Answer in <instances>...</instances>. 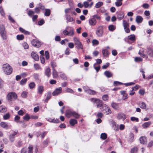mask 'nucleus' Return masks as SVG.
Masks as SVG:
<instances>
[{
  "label": "nucleus",
  "instance_id": "nucleus-53",
  "mask_svg": "<svg viewBox=\"0 0 153 153\" xmlns=\"http://www.w3.org/2000/svg\"><path fill=\"white\" fill-rule=\"evenodd\" d=\"M27 79L26 78L22 79L20 82V84L22 85H25Z\"/></svg>",
  "mask_w": 153,
  "mask_h": 153
},
{
  "label": "nucleus",
  "instance_id": "nucleus-12",
  "mask_svg": "<svg viewBox=\"0 0 153 153\" xmlns=\"http://www.w3.org/2000/svg\"><path fill=\"white\" fill-rule=\"evenodd\" d=\"M65 18L67 20V23L68 22H74V19L72 17H71L70 16L66 14L65 15Z\"/></svg>",
  "mask_w": 153,
  "mask_h": 153
},
{
  "label": "nucleus",
  "instance_id": "nucleus-29",
  "mask_svg": "<svg viewBox=\"0 0 153 153\" xmlns=\"http://www.w3.org/2000/svg\"><path fill=\"white\" fill-rule=\"evenodd\" d=\"M51 93L50 92H48V93L47 97L45 100V102H48V100L51 98Z\"/></svg>",
  "mask_w": 153,
  "mask_h": 153
},
{
  "label": "nucleus",
  "instance_id": "nucleus-51",
  "mask_svg": "<svg viewBox=\"0 0 153 153\" xmlns=\"http://www.w3.org/2000/svg\"><path fill=\"white\" fill-rule=\"evenodd\" d=\"M12 132L11 133L10 135H11L12 136H13L15 137L16 136L17 134L18 133V131H12Z\"/></svg>",
  "mask_w": 153,
  "mask_h": 153
},
{
  "label": "nucleus",
  "instance_id": "nucleus-46",
  "mask_svg": "<svg viewBox=\"0 0 153 153\" xmlns=\"http://www.w3.org/2000/svg\"><path fill=\"white\" fill-rule=\"evenodd\" d=\"M107 137V134L105 133H102L100 135V138L103 140L105 139Z\"/></svg>",
  "mask_w": 153,
  "mask_h": 153
},
{
  "label": "nucleus",
  "instance_id": "nucleus-39",
  "mask_svg": "<svg viewBox=\"0 0 153 153\" xmlns=\"http://www.w3.org/2000/svg\"><path fill=\"white\" fill-rule=\"evenodd\" d=\"M72 116L76 119H78L80 115L75 111H73Z\"/></svg>",
  "mask_w": 153,
  "mask_h": 153
},
{
  "label": "nucleus",
  "instance_id": "nucleus-13",
  "mask_svg": "<svg viewBox=\"0 0 153 153\" xmlns=\"http://www.w3.org/2000/svg\"><path fill=\"white\" fill-rule=\"evenodd\" d=\"M0 125L1 127L6 129H8L10 127L7 123L5 122H1L0 123Z\"/></svg>",
  "mask_w": 153,
  "mask_h": 153
},
{
  "label": "nucleus",
  "instance_id": "nucleus-18",
  "mask_svg": "<svg viewBox=\"0 0 153 153\" xmlns=\"http://www.w3.org/2000/svg\"><path fill=\"white\" fill-rule=\"evenodd\" d=\"M143 20V18L140 16H138L136 17V21L137 23H141L142 22Z\"/></svg>",
  "mask_w": 153,
  "mask_h": 153
},
{
  "label": "nucleus",
  "instance_id": "nucleus-2",
  "mask_svg": "<svg viewBox=\"0 0 153 153\" xmlns=\"http://www.w3.org/2000/svg\"><path fill=\"white\" fill-rule=\"evenodd\" d=\"M17 97V94L15 92H13L9 93L7 96V99L9 101H11L16 99Z\"/></svg>",
  "mask_w": 153,
  "mask_h": 153
},
{
  "label": "nucleus",
  "instance_id": "nucleus-5",
  "mask_svg": "<svg viewBox=\"0 0 153 153\" xmlns=\"http://www.w3.org/2000/svg\"><path fill=\"white\" fill-rule=\"evenodd\" d=\"M74 40L75 45H76V47L78 49H83V46L81 42H80L79 39L76 37H74Z\"/></svg>",
  "mask_w": 153,
  "mask_h": 153
},
{
  "label": "nucleus",
  "instance_id": "nucleus-48",
  "mask_svg": "<svg viewBox=\"0 0 153 153\" xmlns=\"http://www.w3.org/2000/svg\"><path fill=\"white\" fill-rule=\"evenodd\" d=\"M111 124L112 126L114 128H117L118 126V125H117L116 123L113 120L111 121Z\"/></svg>",
  "mask_w": 153,
  "mask_h": 153
},
{
  "label": "nucleus",
  "instance_id": "nucleus-26",
  "mask_svg": "<svg viewBox=\"0 0 153 153\" xmlns=\"http://www.w3.org/2000/svg\"><path fill=\"white\" fill-rule=\"evenodd\" d=\"M44 91V88L42 86H40L38 88V92L40 94L43 93Z\"/></svg>",
  "mask_w": 153,
  "mask_h": 153
},
{
  "label": "nucleus",
  "instance_id": "nucleus-23",
  "mask_svg": "<svg viewBox=\"0 0 153 153\" xmlns=\"http://www.w3.org/2000/svg\"><path fill=\"white\" fill-rule=\"evenodd\" d=\"M51 70L49 68H47L45 71V74L48 77H49L51 75Z\"/></svg>",
  "mask_w": 153,
  "mask_h": 153
},
{
  "label": "nucleus",
  "instance_id": "nucleus-25",
  "mask_svg": "<svg viewBox=\"0 0 153 153\" xmlns=\"http://www.w3.org/2000/svg\"><path fill=\"white\" fill-rule=\"evenodd\" d=\"M52 73L53 78H56L58 77V73L55 68L53 69Z\"/></svg>",
  "mask_w": 153,
  "mask_h": 153
},
{
  "label": "nucleus",
  "instance_id": "nucleus-30",
  "mask_svg": "<svg viewBox=\"0 0 153 153\" xmlns=\"http://www.w3.org/2000/svg\"><path fill=\"white\" fill-rule=\"evenodd\" d=\"M108 30L111 31H113L116 29V26L113 25H110L108 27Z\"/></svg>",
  "mask_w": 153,
  "mask_h": 153
},
{
  "label": "nucleus",
  "instance_id": "nucleus-6",
  "mask_svg": "<svg viewBox=\"0 0 153 153\" xmlns=\"http://www.w3.org/2000/svg\"><path fill=\"white\" fill-rule=\"evenodd\" d=\"M103 29L102 27L100 26L98 27L96 31V34L97 36L102 37L103 35Z\"/></svg>",
  "mask_w": 153,
  "mask_h": 153
},
{
  "label": "nucleus",
  "instance_id": "nucleus-42",
  "mask_svg": "<svg viewBox=\"0 0 153 153\" xmlns=\"http://www.w3.org/2000/svg\"><path fill=\"white\" fill-rule=\"evenodd\" d=\"M34 68L36 70L41 69V68L40 66L38 64H35L34 65Z\"/></svg>",
  "mask_w": 153,
  "mask_h": 153
},
{
  "label": "nucleus",
  "instance_id": "nucleus-44",
  "mask_svg": "<svg viewBox=\"0 0 153 153\" xmlns=\"http://www.w3.org/2000/svg\"><path fill=\"white\" fill-rule=\"evenodd\" d=\"M60 76L61 78L64 80H66L67 79V77L66 76L64 73L61 74Z\"/></svg>",
  "mask_w": 153,
  "mask_h": 153
},
{
  "label": "nucleus",
  "instance_id": "nucleus-14",
  "mask_svg": "<svg viewBox=\"0 0 153 153\" xmlns=\"http://www.w3.org/2000/svg\"><path fill=\"white\" fill-rule=\"evenodd\" d=\"M73 111L70 110H67L65 113V116L68 118H70L72 116Z\"/></svg>",
  "mask_w": 153,
  "mask_h": 153
},
{
  "label": "nucleus",
  "instance_id": "nucleus-50",
  "mask_svg": "<svg viewBox=\"0 0 153 153\" xmlns=\"http://www.w3.org/2000/svg\"><path fill=\"white\" fill-rule=\"evenodd\" d=\"M137 148L134 147L131 149V153H137Z\"/></svg>",
  "mask_w": 153,
  "mask_h": 153
},
{
  "label": "nucleus",
  "instance_id": "nucleus-31",
  "mask_svg": "<svg viewBox=\"0 0 153 153\" xmlns=\"http://www.w3.org/2000/svg\"><path fill=\"white\" fill-rule=\"evenodd\" d=\"M45 12L44 14L45 16H49L51 13V10L49 9H45Z\"/></svg>",
  "mask_w": 153,
  "mask_h": 153
},
{
  "label": "nucleus",
  "instance_id": "nucleus-24",
  "mask_svg": "<svg viewBox=\"0 0 153 153\" xmlns=\"http://www.w3.org/2000/svg\"><path fill=\"white\" fill-rule=\"evenodd\" d=\"M105 75L107 77L109 78L111 77L113 75V74L108 71H106L104 73Z\"/></svg>",
  "mask_w": 153,
  "mask_h": 153
},
{
  "label": "nucleus",
  "instance_id": "nucleus-16",
  "mask_svg": "<svg viewBox=\"0 0 153 153\" xmlns=\"http://www.w3.org/2000/svg\"><path fill=\"white\" fill-rule=\"evenodd\" d=\"M147 54L150 57L153 56V50L151 48H148L147 50Z\"/></svg>",
  "mask_w": 153,
  "mask_h": 153
},
{
  "label": "nucleus",
  "instance_id": "nucleus-21",
  "mask_svg": "<svg viewBox=\"0 0 153 153\" xmlns=\"http://www.w3.org/2000/svg\"><path fill=\"white\" fill-rule=\"evenodd\" d=\"M69 123L71 125L74 126L75 124H76L77 123V121L76 119H72L70 120Z\"/></svg>",
  "mask_w": 153,
  "mask_h": 153
},
{
  "label": "nucleus",
  "instance_id": "nucleus-10",
  "mask_svg": "<svg viewBox=\"0 0 153 153\" xmlns=\"http://www.w3.org/2000/svg\"><path fill=\"white\" fill-rule=\"evenodd\" d=\"M126 115L123 113H120L118 114L117 117L118 120H124L126 118Z\"/></svg>",
  "mask_w": 153,
  "mask_h": 153
},
{
  "label": "nucleus",
  "instance_id": "nucleus-59",
  "mask_svg": "<svg viewBox=\"0 0 153 153\" xmlns=\"http://www.w3.org/2000/svg\"><path fill=\"white\" fill-rule=\"evenodd\" d=\"M142 59L140 57H136L134 58V61L136 62H139L142 61Z\"/></svg>",
  "mask_w": 153,
  "mask_h": 153
},
{
  "label": "nucleus",
  "instance_id": "nucleus-41",
  "mask_svg": "<svg viewBox=\"0 0 153 153\" xmlns=\"http://www.w3.org/2000/svg\"><path fill=\"white\" fill-rule=\"evenodd\" d=\"M123 25L124 27H129V24L128 22L125 20H123Z\"/></svg>",
  "mask_w": 153,
  "mask_h": 153
},
{
  "label": "nucleus",
  "instance_id": "nucleus-47",
  "mask_svg": "<svg viewBox=\"0 0 153 153\" xmlns=\"http://www.w3.org/2000/svg\"><path fill=\"white\" fill-rule=\"evenodd\" d=\"M10 117V115L9 113H7L5 115L3 116L4 119V120H7Z\"/></svg>",
  "mask_w": 153,
  "mask_h": 153
},
{
  "label": "nucleus",
  "instance_id": "nucleus-55",
  "mask_svg": "<svg viewBox=\"0 0 153 153\" xmlns=\"http://www.w3.org/2000/svg\"><path fill=\"white\" fill-rule=\"evenodd\" d=\"M1 36L3 39H6L7 38V35L5 32L1 33Z\"/></svg>",
  "mask_w": 153,
  "mask_h": 153
},
{
  "label": "nucleus",
  "instance_id": "nucleus-20",
  "mask_svg": "<svg viewBox=\"0 0 153 153\" xmlns=\"http://www.w3.org/2000/svg\"><path fill=\"white\" fill-rule=\"evenodd\" d=\"M48 120L50 122L56 123H58L59 122V120L57 119H53L49 118Z\"/></svg>",
  "mask_w": 153,
  "mask_h": 153
},
{
  "label": "nucleus",
  "instance_id": "nucleus-64",
  "mask_svg": "<svg viewBox=\"0 0 153 153\" xmlns=\"http://www.w3.org/2000/svg\"><path fill=\"white\" fill-rule=\"evenodd\" d=\"M20 118V117L18 115L16 116L14 118L15 121L16 123L19 122Z\"/></svg>",
  "mask_w": 153,
  "mask_h": 153
},
{
  "label": "nucleus",
  "instance_id": "nucleus-22",
  "mask_svg": "<svg viewBox=\"0 0 153 153\" xmlns=\"http://www.w3.org/2000/svg\"><path fill=\"white\" fill-rule=\"evenodd\" d=\"M140 143L142 144H145L146 143V139L145 137H140Z\"/></svg>",
  "mask_w": 153,
  "mask_h": 153
},
{
  "label": "nucleus",
  "instance_id": "nucleus-49",
  "mask_svg": "<svg viewBox=\"0 0 153 153\" xmlns=\"http://www.w3.org/2000/svg\"><path fill=\"white\" fill-rule=\"evenodd\" d=\"M17 39L19 40H22L24 38V36L23 35H17L16 36Z\"/></svg>",
  "mask_w": 153,
  "mask_h": 153
},
{
  "label": "nucleus",
  "instance_id": "nucleus-27",
  "mask_svg": "<svg viewBox=\"0 0 153 153\" xmlns=\"http://www.w3.org/2000/svg\"><path fill=\"white\" fill-rule=\"evenodd\" d=\"M19 30L20 32H21L22 33H23L25 34L28 35L30 33L29 32L25 30V29L22 27L19 28Z\"/></svg>",
  "mask_w": 153,
  "mask_h": 153
},
{
  "label": "nucleus",
  "instance_id": "nucleus-8",
  "mask_svg": "<svg viewBox=\"0 0 153 153\" xmlns=\"http://www.w3.org/2000/svg\"><path fill=\"white\" fill-rule=\"evenodd\" d=\"M62 88L61 87H59L55 89L52 93V95L53 96L58 95L60 94L62 92Z\"/></svg>",
  "mask_w": 153,
  "mask_h": 153
},
{
  "label": "nucleus",
  "instance_id": "nucleus-54",
  "mask_svg": "<svg viewBox=\"0 0 153 153\" xmlns=\"http://www.w3.org/2000/svg\"><path fill=\"white\" fill-rule=\"evenodd\" d=\"M5 28L3 25H0V31L1 33L5 32Z\"/></svg>",
  "mask_w": 153,
  "mask_h": 153
},
{
  "label": "nucleus",
  "instance_id": "nucleus-1",
  "mask_svg": "<svg viewBox=\"0 0 153 153\" xmlns=\"http://www.w3.org/2000/svg\"><path fill=\"white\" fill-rule=\"evenodd\" d=\"M2 69L4 74L7 75L11 74L13 71V68L8 64L3 65Z\"/></svg>",
  "mask_w": 153,
  "mask_h": 153
},
{
  "label": "nucleus",
  "instance_id": "nucleus-3",
  "mask_svg": "<svg viewBox=\"0 0 153 153\" xmlns=\"http://www.w3.org/2000/svg\"><path fill=\"white\" fill-rule=\"evenodd\" d=\"M90 100L94 104H96L97 108H100L104 104L102 100L98 99L92 98L90 99Z\"/></svg>",
  "mask_w": 153,
  "mask_h": 153
},
{
  "label": "nucleus",
  "instance_id": "nucleus-52",
  "mask_svg": "<svg viewBox=\"0 0 153 153\" xmlns=\"http://www.w3.org/2000/svg\"><path fill=\"white\" fill-rule=\"evenodd\" d=\"M40 9L39 7L37 5V7L34 9L35 13H39L40 12Z\"/></svg>",
  "mask_w": 153,
  "mask_h": 153
},
{
  "label": "nucleus",
  "instance_id": "nucleus-28",
  "mask_svg": "<svg viewBox=\"0 0 153 153\" xmlns=\"http://www.w3.org/2000/svg\"><path fill=\"white\" fill-rule=\"evenodd\" d=\"M7 111V108L4 106L0 107V112L1 113H4Z\"/></svg>",
  "mask_w": 153,
  "mask_h": 153
},
{
  "label": "nucleus",
  "instance_id": "nucleus-17",
  "mask_svg": "<svg viewBox=\"0 0 153 153\" xmlns=\"http://www.w3.org/2000/svg\"><path fill=\"white\" fill-rule=\"evenodd\" d=\"M151 124V123L150 122H145L142 125V127L143 128H146L149 127Z\"/></svg>",
  "mask_w": 153,
  "mask_h": 153
},
{
  "label": "nucleus",
  "instance_id": "nucleus-15",
  "mask_svg": "<svg viewBox=\"0 0 153 153\" xmlns=\"http://www.w3.org/2000/svg\"><path fill=\"white\" fill-rule=\"evenodd\" d=\"M32 57L36 61L39 60V58L38 55L34 52H32L31 53Z\"/></svg>",
  "mask_w": 153,
  "mask_h": 153
},
{
  "label": "nucleus",
  "instance_id": "nucleus-45",
  "mask_svg": "<svg viewBox=\"0 0 153 153\" xmlns=\"http://www.w3.org/2000/svg\"><path fill=\"white\" fill-rule=\"evenodd\" d=\"M129 139H128V141L130 142H132L133 140V139L134 137V134L132 133H131L129 134Z\"/></svg>",
  "mask_w": 153,
  "mask_h": 153
},
{
  "label": "nucleus",
  "instance_id": "nucleus-56",
  "mask_svg": "<svg viewBox=\"0 0 153 153\" xmlns=\"http://www.w3.org/2000/svg\"><path fill=\"white\" fill-rule=\"evenodd\" d=\"M92 43L93 45H98L99 43L98 41L97 40L94 39L92 40Z\"/></svg>",
  "mask_w": 153,
  "mask_h": 153
},
{
  "label": "nucleus",
  "instance_id": "nucleus-62",
  "mask_svg": "<svg viewBox=\"0 0 153 153\" xmlns=\"http://www.w3.org/2000/svg\"><path fill=\"white\" fill-rule=\"evenodd\" d=\"M65 91L67 92H69L72 94H74V91L72 90V89L70 88H67L66 90Z\"/></svg>",
  "mask_w": 153,
  "mask_h": 153
},
{
  "label": "nucleus",
  "instance_id": "nucleus-61",
  "mask_svg": "<svg viewBox=\"0 0 153 153\" xmlns=\"http://www.w3.org/2000/svg\"><path fill=\"white\" fill-rule=\"evenodd\" d=\"M115 4L117 7H119L121 6L122 4V2L119 1H117L115 2Z\"/></svg>",
  "mask_w": 153,
  "mask_h": 153
},
{
  "label": "nucleus",
  "instance_id": "nucleus-35",
  "mask_svg": "<svg viewBox=\"0 0 153 153\" xmlns=\"http://www.w3.org/2000/svg\"><path fill=\"white\" fill-rule=\"evenodd\" d=\"M103 3L102 1H99L97 3L95 4V7L97 8L100 7L101 6L103 5Z\"/></svg>",
  "mask_w": 153,
  "mask_h": 153
},
{
  "label": "nucleus",
  "instance_id": "nucleus-9",
  "mask_svg": "<svg viewBox=\"0 0 153 153\" xmlns=\"http://www.w3.org/2000/svg\"><path fill=\"white\" fill-rule=\"evenodd\" d=\"M31 43L33 46L37 48L39 47L41 45L40 42L36 39L32 40L31 41Z\"/></svg>",
  "mask_w": 153,
  "mask_h": 153
},
{
  "label": "nucleus",
  "instance_id": "nucleus-43",
  "mask_svg": "<svg viewBox=\"0 0 153 153\" xmlns=\"http://www.w3.org/2000/svg\"><path fill=\"white\" fill-rule=\"evenodd\" d=\"M15 137L12 136L10 135H9V140L11 143H13L14 142L15 140Z\"/></svg>",
  "mask_w": 153,
  "mask_h": 153
},
{
  "label": "nucleus",
  "instance_id": "nucleus-32",
  "mask_svg": "<svg viewBox=\"0 0 153 153\" xmlns=\"http://www.w3.org/2000/svg\"><path fill=\"white\" fill-rule=\"evenodd\" d=\"M28 153H33V148L31 145H29L28 148Z\"/></svg>",
  "mask_w": 153,
  "mask_h": 153
},
{
  "label": "nucleus",
  "instance_id": "nucleus-58",
  "mask_svg": "<svg viewBox=\"0 0 153 153\" xmlns=\"http://www.w3.org/2000/svg\"><path fill=\"white\" fill-rule=\"evenodd\" d=\"M102 98L103 100L105 101L108 100V97L107 95L105 94L102 96Z\"/></svg>",
  "mask_w": 153,
  "mask_h": 153
},
{
  "label": "nucleus",
  "instance_id": "nucleus-57",
  "mask_svg": "<svg viewBox=\"0 0 153 153\" xmlns=\"http://www.w3.org/2000/svg\"><path fill=\"white\" fill-rule=\"evenodd\" d=\"M27 92L26 91H23L21 94L22 97L24 98L27 97Z\"/></svg>",
  "mask_w": 153,
  "mask_h": 153
},
{
  "label": "nucleus",
  "instance_id": "nucleus-19",
  "mask_svg": "<svg viewBox=\"0 0 153 153\" xmlns=\"http://www.w3.org/2000/svg\"><path fill=\"white\" fill-rule=\"evenodd\" d=\"M124 14L123 12L119 13L117 15V18L119 20L122 19L124 17Z\"/></svg>",
  "mask_w": 153,
  "mask_h": 153
},
{
  "label": "nucleus",
  "instance_id": "nucleus-34",
  "mask_svg": "<svg viewBox=\"0 0 153 153\" xmlns=\"http://www.w3.org/2000/svg\"><path fill=\"white\" fill-rule=\"evenodd\" d=\"M97 63H95L94 64L93 66L95 69L96 71L98 72L100 69V66L99 65L97 66Z\"/></svg>",
  "mask_w": 153,
  "mask_h": 153
},
{
  "label": "nucleus",
  "instance_id": "nucleus-37",
  "mask_svg": "<svg viewBox=\"0 0 153 153\" xmlns=\"http://www.w3.org/2000/svg\"><path fill=\"white\" fill-rule=\"evenodd\" d=\"M138 54L140 55L143 58H147V56L143 53V51L140 50Z\"/></svg>",
  "mask_w": 153,
  "mask_h": 153
},
{
  "label": "nucleus",
  "instance_id": "nucleus-38",
  "mask_svg": "<svg viewBox=\"0 0 153 153\" xmlns=\"http://www.w3.org/2000/svg\"><path fill=\"white\" fill-rule=\"evenodd\" d=\"M111 106L115 109H117L119 108L118 104L116 103H112L111 104Z\"/></svg>",
  "mask_w": 153,
  "mask_h": 153
},
{
  "label": "nucleus",
  "instance_id": "nucleus-60",
  "mask_svg": "<svg viewBox=\"0 0 153 153\" xmlns=\"http://www.w3.org/2000/svg\"><path fill=\"white\" fill-rule=\"evenodd\" d=\"M35 13V12L31 10H29L28 11V15L30 17H31Z\"/></svg>",
  "mask_w": 153,
  "mask_h": 153
},
{
  "label": "nucleus",
  "instance_id": "nucleus-36",
  "mask_svg": "<svg viewBox=\"0 0 153 153\" xmlns=\"http://www.w3.org/2000/svg\"><path fill=\"white\" fill-rule=\"evenodd\" d=\"M102 53L104 56H107L109 54L108 50L106 49H103L102 50Z\"/></svg>",
  "mask_w": 153,
  "mask_h": 153
},
{
  "label": "nucleus",
  "instance_id": "nucleus-4",
  "mask_svg": "<svg viewBox=\"0 0 153 153\" xmlns=\"http://www.w3.org/2000/svg\"><path fill=\"white\" fill-rule=\"evenodd\" d=\"M100 109L102 111H105L107 114H111V112L110 109L106 104H104L102 107L100 108Z\"/></svg>",
  "mask_w": 153,
  "mask_h": 153
},
{
  "label": "nucleus",
  "instance_id": "nucleus-40",
  "mask_svg": "<svg viewBox=\"0 0 153 153\" xmlns=\"http://www.w3.org/2000/svg\"><path fill=\"white\" fill-rule=\"evenodd\" d=\"M86 92L91 94H94L96 93V92L95 91L91 90L90 89H88L86 91Z\"/></svg>",
  "mask_w": 153,
  "mask_h": 153
},
{
  "label": "nucleus",
  "instance_id": "nucleus-63",
  "mask_svg": "<svg viewBox=\"0 0 153 153\" xmlns=\"http://www.w3.org/2000/svg\"><path fill=\"white\" fill-rule=\"evenodd\" d=\"M130 119L132 121H136L137 122H138L139 121V120L138 118L134 117H131Z\"/></svg>",
  "mask_w": 153,
  "mask_h": 153
},
{
  "label": "nucleus",
  "instance_id": "nucleus-33",
  "mask_svg": "<svg viewBox=\"0 0 153 153\" xmlns=\"http://www.w3.org/2000/svg\"><path fill=\"white\" fill-rule=\"evenodd\" d=\"M140 107L141 108L143 109H145L146 108V103L143 102H142L140 104Z\"/></svg>",
  "mask_w": 153,
  "mask_h": 153
},
{
  "label": "nucleus",
  "instance_id": "nucleus-7",
  "mask_svg": "<svg viewBox=\"0 0 153 153\" xmlns=\"http://www.w3.org/2000/svg\"><path fill=\"white\" fill-rule=\"evenodd\" d=\"M135 40V36L134 34H131L128 36L127 37V42L129 44H131L132 42Z\"/></svg>",
  "mask_w": 153,
  "mask_h": 153
},
{
  "label": "nucleus",
  "instance_id": "nucleus-11",
  "mask_svg": "<svg viewBox=\"0 0 153 153\" xmlns=\"http://www.w3.org/2000/svg\"><path fill=\"white\" fill-rule=\"evenodd\" d=\"M97 23V21L95 19L92 17L89 20V24L90 25L94 26Z\"/></svg>",
  "mask_w": 153,
  "mask_h": 153
}]
</instances>
